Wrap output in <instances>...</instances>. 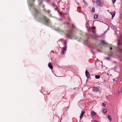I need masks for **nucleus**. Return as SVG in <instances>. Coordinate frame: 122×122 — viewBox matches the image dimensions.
Masks as SVG:
<instances>
[{
	"instance_id": "f8f14e48",
	"label": "nucleus",
	"mask_w": 122,
	"mask_h": 122,
	"mask_svg": "<svg viewBox=\"0 0 122 122\" xmlns=\"http://www.w3.org/2000/svg\"><path fill=\"white\" fill-rule=\"evenodd\" d=\"M64 47H66V48L67 46V42L66 41L64 42Z\"/></svg>"
},
{
	"instance_id": "cd10ccee",
	"label": "nucleus",
	"mask_w": 122,
	"mask_h": 122,
	"mask_svg": "<svg viewBox=\"0 0 122 122\" xmlns=\"http://www.w3.org/2000/svg\"><path fill=\"white\" fill-rule=\"evenodd\" d=\"M93 122H100L99 121L94 120V121Z\"/></svg>"
},
{
	"instance_id": "ddd939ff",
	"label": "nucleus",
	"mask_w": 122,
	"mask_h": 122,
	"mask_svg": "<svg viewBox=\"0 0 122 122\" xmlns=\"http://www.w3.org/2000/svg\"><path fill=\"white\" fill-rule=\"evenodd\" d=\"M51 5L53 7H56V8H57V7L56 5L54 3H53L52 4H51Z\"/></svg>"
},
{
	"instance_id": "c756f323",
	"label": "nucleus",
	"mask_w": 122,
	"mask_h": 122,
	"mask_svg": "<svg viewBox=\"0 0 122 122\" xmlns=\"http://www.w3.org/2000/svg\"><path fill=\"white\" fill-rule=\"evenodd\" d=\"M92 32L93 33H94L95 34H96L95 32L94 31L92 30Z\"/></svg>"
},
{
	"instance_id": "39448f33",
	"label": "nucleus",
	"mask_w": 122,
	"mask_h": 122,
	"mask_svg": "<svg viewBox=\"0 0 122 122\" xmlns=\"http://www.w3.org/2000/svg\"><path fill=\"white\" fill-rule=\"evenodd\" d=\"M85 74L87 78H88L89 77L90 74L89 72L86 70L85 71Z\"/></svg>"
},
{
	"instance_id": "72a5a7b5",
	"label": "nucleus",
	"mask_w": 122,
	"mask_h": 122,
	"mask_svg": "<svg viewBox=\"0 0 122 122\" xmlns=\"http://www.w3.org/2000/svg\"><path fill=\"white\" fill-rule=\"evenodd\" d=\"M47 13L49 14L50 13V11H47Z\"/></svg>"
},
{
	"instance_id": "f3484780",
	"label": "nucleus",
	"mask_w": 122,
	"mask_h": 122,
	"mask_svg": "<svg viewBox=\"0 0 122 122\" xmlns=\"http://www.w3.org/2000/svg\"><path fill=\"white\" fill-rule=\"evenodd\" d=\"M100 77V76L99 75H96L95 76V78L97 79H99Z\"/></svg>"
},
{
	"instance_id": "2eb2a0df",
	"label": "nucleus",
	"mask_w": 122,
	"mask_h": 122,
	"mask_svg": "<svg viewBox=\"0 0 122 122\" xmlns=\"http://www.w3.org/2000/svg\"><path fill=\"white\" fill-rule=\"evenodd\" d=\"M98 15L97 14H95L94 16V18L95 19H96L98 17Z\"/></svg>"
},
{
	"instance_id": "f704fd0d",
	"label": "nucleus",
	"mask_w": 122,
	"mask_h": 122,
	"mask_svg": "<svg viewBox=\"0 0 122 122\" xmlns=\"http://www.w3.org/2000/svg\"><path fill=\"white\" fill-rule=\"evenodd\" d=\"M117 48H118V49H119L120 50V49L119 48V47H117Z\"/></svg>"
},
{
	"instance_id": "aec40b11",
	"label": "nucleus",
	"mask_w": 122,
	"mask_h": 122,
	"mask_svg": "<svg viewBox=\"0 0 122 122\" xmlns=\"http://www.w3.org/2000/svg\"><path fill=\"white\" fill-rule=\"evenodd\" d=\"M108 118L109 119L110 121H111V118L110 116L109 115H108Z\"/></svg>"
},
{
	"instance_id": "2f4dec72",
	"label": "nucleus",
	"mask_w": 122,
	"mask_h": 122,
	"mask_svg": "<svg viewBox=\"0 0 122 122\" xmlns=\"http://www.w3.org/2000/svg\"><path fill=\"white\" fill-rule=\"evenodd\" d=\"M91 52L92 53L93 55L94 54V53L93 51H91Z\"/></svg>"
},
{
	"instance_id": "f03ea898",
	"label": "nucleus",
	"mask_w": 122,
	"mask_h": 122,
	"mask_svg": "<svg viewBox=\"0 0 122 122\" xmlns=\"http://www.w3.org/2000/svg\"><path fill=\"white\" fill-rule=\"evenodd\" d=\"M96 3L97 5L99 6L102 7L104 5V3L101 0H97Z\"/></svg>"
},
{
	"instance_id": "473e14b6",
	"label": "nucleus",
	"mask_w": 122,
	"mask_h": 122,
	"mask_svg": "<svg viewBox=\"0 0 122 122\" xmlns=\"http://www.w3.org/2000/svg\"><path fill=\"white\" fill-rule=\"evenodd\" d=\"M47 2H49L50 1V0H46Z\"/></svg>"
},
{
	"instance_id": "4468645a",
	"label": "nucleus",
	"mask_w": 122,
	"mask_h": 122,
	"mask_svg": "<svg viewBox=\"0 0 122 122\" xmlns=\"http://www.w3.org/2000/svg\"><path fill=\"white\" fill-rule=\"evenodd\" d=\"M97 51L98 52H100L101 53H102L103 52V51L101 49H97Z\"/></svg>"
},
{
	"instance_id": "58836bf2",
	"label": "nucleus",
	"mask_w": 122,
	"mask_h": 122,
	"mask_svg": "<svg viewBox=\"0 0 122 122\" xmlns=\"http://www.w3.org/2000/svg\"><path fill=\"white\" fill-rule=\"evenodd\" d=\"M57 11L59 13V11L58 10H57Z\"/></svg>"
},
{
	"instance_id": "1a4fd4ad",
	"label": "nucleus",
	"mask_w": 122,
	"mask_h": 122,
	"mask_svg": "<svg viewBox=\"0 0 122 122\" xmlns=\"http://www.w3.org/2000/svg\"><path fill=\"white\" fill-rule=\"evenodd\" d=\"M101 42L102 44L103 45H106L107 44V43L105 42L104 40H102L101 41Z\"/></svg>"
},
{
	"instance_id": "20e7f679",
	"label": "nucleus",
	"mask_w": 122,
	"mask_h": 122,
	"mask_svg": "<svg viewBox=\"0 0 122 122\" xmlns=\"http://www.w3.org/2000/svg\"><path fill=\"white\" fill-rule=\"evenodd\" d=\"M92 91L94 92H97L100 91L99 90L97 87H94L93 88Z\"/></svg>"
},
{
	"instance_id": "5701e85b",
	"label": "nucleus",
	"mask_w": 122,
	"mask_h": 122,
	"mask_svg": "<svg viewBox=\"0 0 122 122\" xmlns=\"http://www.w3.org/2000/svg\"><path fill=\"white\" fill-rule=\"evenodd\" d=\"M107 110L106 109H104L103 110V112L104 113H106L107 112Z\"/></svg>"
},
{
	"instance_id": "b1692460",
	"label": "nucleus",
	"mask_w": 122,
	"mask_h": 122,
	"mask_svg": "<svg viewBox=\"0 0 122 122\" xmlns=\"http://www.w3.org/2000/svg\"><path fill=\"white\" fill-rule=\"evenodd\" d=\"M72 28H75V26L73 24H72Z\"/></svg>"
},
{
	"instance_id": "dca6fc26",
	"label": "nucleus",
	"mask_w": 122,
	"mask_h": 122,
	"mask_svg": "<svg viewBox=\"0 0 122 122\" xmlns=\"http://www.w3.org/2000/svg\"><path fill=\"white\" fill-rule=\"evenodd\" d=\"M94 37L95 38H98L99 37H100L98 36L97 35V34H95L94 36Z\"/></svg>"
},
{
	"instance_id": "6ab92c4d",
	"label": "nucleus",
	"mask_w": 122,
	"mask_h": 122,
	"mask_svg": "<svg viewBox=\"0 0 122 122\" xmlns=\"http://www.w3.org/2000/svg\"><path fill=\"white\" fill-rule=\"evenodd\" d=\"M105 59L106 60H110L111 59L109 57H106L105 58Z\"/></svg>"
},
{
	"instance_id": "0eeeda50",
	"label": "nucleus",
	"mask_w": 122,
	"mask_h": 122,
	"mask_svg": "<svg viewBox=\"0 0 122 122\" xmlns=\"http://www.w3.org/2000/svg\"><path fill=\"white\" fill-rule=\"evenodd\" d=\"M48 66L51 69H52L53 68V66L52 65L51 63L49 62L48 64Z\"/></svg>"
},
{
	"instance_id": "f257e3e1",
	"label": "nucleus",
	"mask_w": 122,
	"mask_h": 122,
	"mask_svg": "<svg viewBox=\"0 0 122 122\" xmlns=\"http://www.w3.org/2000/svg\"><path fill=\"white\" fill-rule=\"evenodd\" d=\"M35 0H30L28 2L30 6L34 9L35 17L36 19L39 22L48 26L51 25V20L45 16H41L39 10L35 8L34 2Z\"/></svg>"
},
{
	"instance_id": "7ed1b4c3",
	"label": "nucleus",
	"mask_w": 122,
	"mask_h": 122,
	"mask_svg": "<svg viewBox=\"0 0 122 122\" xmlns=\"http://www.w3.org/2000/svg\"><path fill=\"white\" fill-rule=\"evenodd\" d=\"M66 36L72 39V38L74 37V34L72 32V30H71L69 33L66 35Z\"/></svg>"
},
{
	"instance_id": "7c9ffc66",
	"label": "nucleus",
	"mask_w": 122,
	"mask_h": 122,
	"mask_svg": "<svg viewBox=\"0 0 122 122\" xmlns=\"http://www.w3.org/2000/svg\"><path fill=\"white\" fill-rule=\"evenodd\" d=\"M120 92H122V88L121 87V90H120Z\"/></svg>"
},
{
	"instance_id": "9b49d317",
	"label": "nucleus",
	"mask_w": 122,
	"mask_h": 122,
	"mask_svg": "<svg viewBox=\"0 0 122 122\" xmlns=\"http://www.w3.org/2000/svg\"><path fill=\"white\" fill-rule=\"evenodd\" d=\"M84 113H85L84 111H81V115L80 117V118H81V117H82L83 116L84 114Z\"/></svg>"
},
{
	"instance_id": "a19ab883",
	"label": "nucleus",
	"mask_w": 122,
	"mask_h": 122,
	"mask_svg": "<svg viewBox=\"0 0 122 122\" xmlns=\"http://www.w3.org/2000/svg\"><path fill=\"white\" fill-rule=\"evenodd\" d=\"M86 28H88V27H87V26H86Z\"/></svg>"
},
{
	"instance_id": "bb28decb",
	"label": "nucleus",
	"mask_w": 122,
	"mask_h": 122,
	"mask_svg": "<svg viewBox=\"0 0 122 122\" xmlns=\"http://www.w3.org/2000/svg\"><path fill=\"white\" fill-rule=\"evenodd\" d=\"M112 1L113 3H114L115 2L116 0H112Z\"/></svg>"
},
{
	"instance_id": "4be33fe9",
	"label": "nucleus",
	"mask_w": 122,
	"mask_h": 122,
	"mask_svg": "<svg viewBox=\"0 0 122 122\" xmlns=\"http://www.w3.org/2000/svg\"><path fill=\"white\" fill-rule=\"evenodd\" d=\"M92 12L93 13H94L95 10V8L94 7H93L92 9Z\"/></svg>"
},
{
	"instance_id": "e433bc0d",
	"label": "nucleus",
	"mask_w": 122,
	"mask_h": 122,
	"mask_svg": "<svg viewBox=\"0 0 122 122\" xmlns=\"http://www.w3.org/2000/svg\"><path fill=\"white\" fill-rule=\"evenodd\" d=\"M57 8H56H56H55V10H57Z\"/></svg>"
},
{
	"instance_id": "393cba45",
	"label": "nucleus",
	"mask_w": 122,
	"mask_h": 122,
	"mask_svg": "<svg viewBox=\"0 0 122 122\" xmlns=\"http://www.w3.org/2000/svg\"><path fill=\"white\" fill-rule=\"evenodd\" d=\"M96 28L95 27V26H92L91 28L92 29H95Z\"/></svg>"
},
{
	"instance_id": "6e6552de",
	"label": "nucleus",
	"mask_w": 122,
	"mask_h": 122,
	"mask_svg": "<svg viewBox=\"0 0 122 122\" xmlns=\"http://www.w3.org/2000/svg\"><path fill=\"white\" fill-rule=\"evenodd\" d=\"M39 3V5L41 6H42L43 5V8H44V5L42 3V1L41 0H39L38 1Z\"/></svg>"
},
{
	"instance_id": "a878e982",
	"label": "nucleus",
	"mask_w": 122,
	"mask_h": 122,
	"mask_svg": "<svg viewBox=\"0 0 122 122\" xmlns=\"http://www.w3.org/2000/svg\"><path fill=\"white\" fill-rule=\"evenodd\" d=\"M102 106H104V107H105L106 106L105 104L103 103H102Z\"/></svg>"
},
{
	"instance_id": "9d476101",
	"label": "nucleus",
	"mask_w": 122,
	"mask_h": 122,
	"mask_svg": "<svg viewBox=\"0 0 122 122\" xmlns=\"http://www.w3.org/2000/svg\"><path fill=\"white\" fill-rule=\"evenodd\" d=\"M109 13L112 15V19L113 17L115 16V11H113L112 13L109 12Z\"/></svg>"
},
{
	"instance_id": "412c9836",
	"label": "nucleus",
	"mask_w": 122,
	"mask_h": 122,
	"mask_svg": "<svg viewBox=\"0 0 122 122\" xmlns=\"http://www.w3.org/2000/svg\"><path fill=\"white\" fill-rule=\"evenodd\" d=\"M91 113L93 116H94L95 114H96V113L94 112H92Z\"/></svg>"
},
{
	"instance_id": "4c0bfd02",
	"label": "nucleus",
	"mask_w": 122,
	"mask_h": 122,
	"mask_svg": "<svg viewBox=\"0 0 122 122\" xmlns=\"http://www.w3.org/2000/svg\"><path fill=\"white\" fill-rule=\"evenodd\" d=\"M110 49L111 50H112V47H110Z\"/></svg>"
},
{
	"instance_id": "423d86ee",
	"label": "nucleus",
	"mask_w": 122,
	"mask_h": 122,
	"mask_svg": "<svg viewBox=\"0 0 122 122\" xmlns=\"http://www.w3.org/2000/svg\"><path fill=\"white\" fill-rule=\"evenodd\" d=\"M67 49L66 47H64L62 49V50L61 51V53L62 54H64V52L66 51Z\"/></svg>"
},
{
	"instance_id": "ea45409f",
	"label": "nucleus",
	"mask_w": 122,
	"mask_h": 122,
	"mask_svg": "<svg viewBox=\"0 0 122 122\" xmlns=\"http://www.w3.org/2000/svg\"><path fill=\"white\" fill-rule=\"evenodd\" d=\"M107 30H106V31H105V32H104V33H106V32L107 31Z\"/></svg>"
},
{
	"instance_id": "c85d7f7f",
	"label": "nucleus",
	"mask_w": 122,
	"mask_h": 122,
	"mask_svg": "<svg viewBox=\"0 0 122 122\" xmlns=\"http://www.w3.org/2000/svg\"><path fill=\"white\" fill-rule=\"evenodd\" d=\"M58 19V20H61V21H62V19H59V18H58L57 19Z\"/></svg>"
},
{
	"instance_id": "c9c22d12",
	"label": "nucleus",
	"mask_w": 122,
	"mask_h": 122,
	"mask_svg": "<svg viewBox=\"0 0 122 122\" xmlns=\"http://www.w3.org/2000/svg\"><path fill=\"white\" fill-rule=\"evenodd\" d=\"M120 18L121 19H122V17L121 16V15L120 16Z\"/></svg>"
},
{
	"instance_id": "a211bd4d",
	"label": "nucleus",
	"mask_w": 122,
	"mask_h": 122,
	"mask_svg": "<svg viewBox=\"0 0 122 122\" xmlns=\"http://www.w3.org/2000/svg\"><path fill=\"white\" fill-rule=\"evenodd\" d=\"M117 44L118 45H120L121 44V43H120V40H119L118 39L117 40Z\"/></svg>"
}]
</instances>
